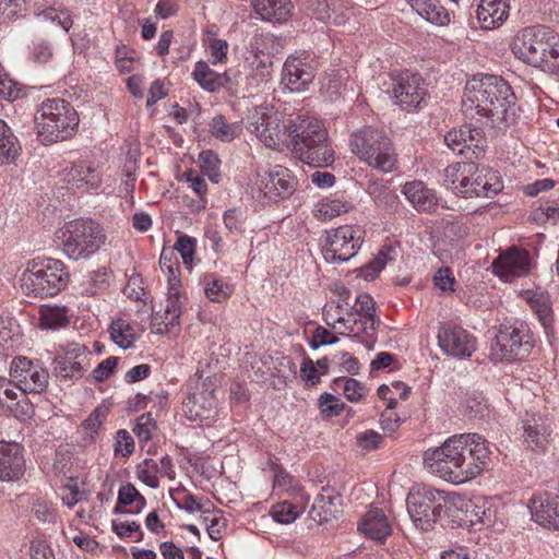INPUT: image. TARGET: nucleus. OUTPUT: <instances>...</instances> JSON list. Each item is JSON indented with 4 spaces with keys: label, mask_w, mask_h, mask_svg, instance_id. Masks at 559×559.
Wrapping results in <instances>:
<instances>
[{
    "label": "nucleus",
    "mask_w": 559,
    "mask_h": 559,
    "mask_svg": "<svg viewBox=\"0 0 559 559\" xmlns=\"http://www.w3.org/2000/svg\"><path fill=\"white\" fill-rule=\"evenodd\" d=\"M533 520L546 528L559 530V496L540 495L531 500Z\"/></svg>",
    "instance_id": "nucleus-21"
},
{
    "label": "nucleus",
    "mask_w": 559,
    "mask_h": 559,
    "mask_svg": "<svg viewBox=\"0 0 559 559\" xmlns=\"http://www.w3.org/2000/svg\"><path fill=\"white\" fill-rule=\"evenodd\" d=\"M311 10L318 20L342 24L344 15L336 13L335 0H311Z\"/></svg>",
    "instance_id": "nucleus-42"
},
{
    "label": "nucleus",
    "mask_w": 559,
    "mask_h": 559,
    "mask_svg": "<svg viewBox=\"0 0 559 559\" xmlns=\"http://www.w3.org/2000/svg\"><path fill=\"white\" fill-rule=\"evenodd\" d=\"M174 249L177 250L181 255L183 264L190 266L193 261L195 251L194 239L187 235L179 236Z\"/></svg>",
    "instance_id": "nucleus-58"
},
{
    "label": "nucleus",
    "mask_w": 559,
    "mask_h": 559,
    "mask_svg": "<svg viewBox=\"0 0 559 559\" xmlns=\"http://www.w3.org/2000/svg\"><path fill=\"white\" fill-rule=\"evenodd\" d=\"M438 347L447 357L454 356V324L452 322L442 323L439 328Z\"/></svg>",
    "instance_id": "nucleus-52"
},
{
    "label": "nucleus",
    "mask_w": 559,
    "mask_h": 559,
    "mask_svg": "<svg viewBox=\"0 0 559 559\" xmlns=\"http://www.w3.org/2000/svg\"><path fill=\"white\" fill-rule=\"evenodd\" d=\"M252 5L263 20L278 23L287 21L294 8L290 0H252Z\"/></svg>",
    "instance_id": "nucleus-31"
},
{
    "label": "nucleus",
    "mask_w": 559,
    "mask_h": 559,
    "mask_svg": "<svg viewBox=\"0 0 559 559\" xmlns=\"http://www.w3.org/2000/svg\"><path fill=\"white\" fill-rule=\"evenodd\" d=\"M37 16L60 26L66 32H68L73 24V20L68 10H57L56 8L49 7L38 12Z\"/></svg>",
    "instance_id": "nucleus-51"
},
{
    "label": "nucleus",
    "mask_w": 559,
    "mask_h": 559,
    "mask_svg": "<svg viewBox=\"0 0 559 559\" xmlns=\"http://www.w3.org/2000/svg\"><path fill=\"white\" fill-rule=\"evenodd\" d=\"M337 342L338 337L335 334H333L324 326L319 325L312 331V335L309 341V346L312 349H318L321 346L333 345L336 344Z\"/></svg>",
    "instance_id": "nucleus-61"
},
{
    "label": "nucleus",
    "mask_w": 559,
    "mask_h": 559,
    "mask_svg": "<svg viewBox=\"0 0 559 559\" xmlns=\"http://www.w3.org/2000/svg\"><path fill=\"white\" fill-rule=\"evenodd\" d=\"M456 174L461 175L460 193L464 198H490L503 188L497 171L488 168L478 169L473 162L456 160Z\"/></svg>",
    "instance_id": "nucleus-9"
},
{
    "label": "nucleus",
    "mask_w": 559,
    "mask_h": 559,
    "mask_svg": "<svg viewBox=\"0 0 559 559\" xmlns=\"http://www.w3.org/2000/svg\"><path fill=\"white\" fill-rule=\"evenodd\" d=\"M485 514L481 497L462 498L456 492V526L471 528L483 524Z\"/></svg>",
    "instance_id": "nucleus-24"
},
{
    "label": "nucleus",
    "mask_w": 559,
    "mask_h": 559,
    "mask_svg": "<svg viewBox=\"0 0 559 559\" xmlns=\"http://www.w3.org/2000/svg\"><path fill=\"white\" fill-rule=\"evenodd\" d=\"M138 478L150 488L159 486L157 462L153 459L143 460L136 467Z\"/></svg>",
    "instance_id": "nucleus-47"
},
{
    "label": "nucleus",
    "mask_w": 559,
    "mask_h": 559,
    "mask_svg": "<svg viewBox=\"0 0 559 559\" xmlns=\"http://www.w3.org/2000/svg\"><path fill=\"white\" fill-rule=\"evenodd\" d=\"M35 124L39 141L48 145L71 139L76 132L79 116L69 102L51 98L40 104Z\"/></svg>",
    "instance_id": "nucleus-3"
},
{
    "label": "nucleus",
    "mask_w": 559,
    "mask_h": 559,
    "mask_svg": "<svg viewBox=\"0 0 559 559\" xmlns=\"http://www.w3.org/2000/svg\"><path fill=\"white\" fill-rule=\"evenodd\" d=\"M64 171V180L72 189L88 191L99 188L102 183L98 167L87 160L74 162Z\"/></svg>",
    "instance_id": "nucleus-20"
},
{
    "label": "nucleus",
    "mask_w": 559,
    "mask_h": 559,
    "mask_svg": "<svg viewBox=\"0 0 559 559\" xmlns=\"http://www.w3.org/2000/svg\"><path fill=\"white\" fill-rule=\"evenodd\" d=\"M246 214L239 209H229L224 213L225 227L233 234H241L243 231V224Z\"/></svg>",
    "instance_id": "nucleus-59"
},
{
    "label": "nucleus",
    "mask_w": 559,
    "mask_h": 559,
    "mask_svg": "<svg viewBox=\"0 0 559 559\" xmlns=\"http://www.w3.org/2000/svg\"><path fill=\"white\" fill-rule=\"evenodd\" d=\"M239 130L236 124L227 123L224 116H215L211 122V133L223 142H229L235 139Z\"/></svg>",
    "instance_id": "nucleus-49"
},
{
    "label": "nucleus",
    "mask_w": 559,
    "mask_h": 559,
    "mask_svg": "<svg viewBox=\"0 0 559 559\" xmlns=\"http://www.w3.org/2000/svg\"><path fill=\"white\" fill-rule=\"evenodd\" d=\"M551 28L546 25H533L522 28L515 36L511 50L513 55L524 63L535 68L542 46L547 47Z\"/></svg>",
    "instance_id": "nucleus-13"
},
{
    "label": "nucleus",
    "mask_w": 559,
    "mask_h": 559,
    "mask_svg": "<svg viewBox=\"0 0 559 559\" xmlns=\"http://www.w3.org/2000/svg\"><path fill=\"white\" fill-rule=\"evenodd\" d=\"M532 309L537 314L546 331L552 328V309L547 296L539 295L531 299Z\"/></svg>",
    "instance_id": "nucleus-48"
},
{
    "label": "nucleus",
    "mask_w": 559,
    "mask_h": 559,
    "mask_svg": "<svg viewBox=\"0 0 559 559\" xmlns=\"http://www.w3.org/2000/svg\"><path fill=\"white\" fill-rule=\"evenodd\" d=\"M63 253L74 261L85 260L95 254L106 242L103 227L91 218L68 222L58 231Z\"/></svg>",
    "instance_id": "nucleus-4"
},
{
    "label": "nucleus",
    "mask_w": 559,
    "mask_h": 559,
    "mask_svg": "<svg viewBox=\"0 0 559 559\" xmlns=\"http://www.w3.org/2000/svg\"><path fill=\"white\" fill-rule=\"evenodd\" d=\"M507 0H481L477 8V20L484 29L500 26L509 15Z\"/></svg>",
    "instance_id": "nucleus-26"
},
{
    "label": "nucleus",
    "mask_w": 559,
    "mask_h": 559,
    "mask_svg": "<svg viewBox=\"0 0 559 559\" xmlns=\"http://www.w3.org/2000/svg\"><path fill=\"white\" fill-rule=\"evenodd\" d=\"M290 122L281 124L276 119L262 117V121L255 126L254 131L260 141L270 148H280L288 145Z\"/></svg>",
    "instance_id": "nucleus-23"
},
{
    "label": "nucleus",
    "mask_w": 559,
    "mask_h": 559,
    "mask_svg": "<svg viewBox=\"0 0 559 559\" xmlns=\"http://www.w3.org/2000/svg\"><path fill=\"white\" fill-rule=\"evenodd\" d=\"M32 511L36 519L43 523H53L56 520L55 509L43 499L34 502Z\"/></svg>",
    "instance_id": "nucleus-63"
},
{
    "label": "nucleus",
    "mask_w": 559,
    "mask_h": 559,
    "mask_svg": "<svg viewBox=\"0 0 559 559\" xmlns=\"http://www.w3.org/2000/svg\"><path fill=\"white\" fill-rule=\"evenodd\" d=\"M349 146L354 154L372 168L384 173L395 168V150L382 130L366 126L350 134Z\"/></svg>",
    "instance_id": "nucleus-5"
},
{
    "label": "nucleus",
    "mask_w": 559,
    "mask_h": 559,
    "mask_svg": "<svg viewBox=\"0 0 559 559\" xmlns=\"http://www.w3.org/2000/svg\"><path fill=\"white\" fill-rule=\"evenodd\" d=\"M25 472L23 448L16 442H0V480L20 479Z\"/></svg>",
    "instance_id": "nucleus-19"
},
{
    "label": "nucleus",
    "mask_w": 559,
    "mask_h": 559,
    "mask_svg": "<svg viewBox=\"0 0 559 559\" xmlns=\"http://www.w3.org/2000/svg\"><path fill=\"white\" fill-rule=\"evenodd\" d=\"M145 504V498L140 495V492L132 484L128 483L123 485L118 491V504L115 508V513L124 512L120 506H133L130 512L140 513Z\"/></svg>",
    "instance_id": "nucleus-38"
},
{
    "label": "nucleus",
    "mask_w": 559,
    "mask_h": 559,
    "mask_svg": "<svg viewBox=\"0 0 559 559\" xmlns=\"http://www.w3.org/2000/svg\"><path fill=\"white\" fill-rule=\"evenodd\" d=\"M21 145L17 138L4 120L0 119V164L8 165L20 155Z\"/></svg>",
    "instance_id": "nucleus-36"
},
{
    "label": "nucleus",
    "mask_w": 559,
    "mask_h": 559,
    "mask_svg": "<svg viewBox=\"0 0 559 559\" xmlns=\"http://www.w3.org/2000/svg\"><path fill=\"white\" fill-rule=\"evenodd\" d=\"M533 347V335L525 325L503 326L496 335L491 356L500 361L522 360L531 354Z\"/></svg>",
    "instance_id": "nucleus-10"
},
{
    "label": "nucleus",
    "mask_w": 559,
    "mask_h": 559,
    "mask_svg": "<svg viewBox=\"0 0 559 559\" xmlns=\"http://www.w3.org/2000/svg\"><path fill=\"white\" fill-rule=\"evenodd\" d=\"M353 310L356 314L369 322L370 331H376L377 324H379L380 321L377 319L376 314V302L370 295H358Z\"/></svg>",
    "instance_id": "nucleus-43"
},
{
    "label": "nucleus",
    "mask_w": 559,
    "mask_h": 559,
    "mask_svg": "<svg viewBox=\"0 0 559 559\" xmlns=\"http://www.w3.org/2000/svg\"><path fill=\"white\" fill-rule=\"evenodd\" d=\"M358 530L371 539L383 542L391 534V525L381 509H371L360 520Z\"/></svg>",
    "instance_id": "nucleus-28"
},
{
    "label": "nucleus",
    "mask_w": 559,
    "mask_h": 559,
    "mask_svg": "<svg viewBox=\"0 0 559 559\" xmlns=\"http://www.w3.org/2000/svg\"><path fill=\"white\" fill-rule=\"evenodd\" d=\"M530 265L528 252L513 247L501 253L492 262V270L504 282H512L515 277L526 275L530 271Z\"/></svg>",
    "instance_id": "nucleus-17"
},
{
    "label": "nucleus",
    "mask_w": 559,
    "mask_h": 559,
    "mask_svg": "<svg viewBox=\"0 0 559 559\" xmlns=\"http://www.w3.org/2000/svg\"><path fill=\"white\" fill-rule=\"evenodd\" d=\"M216 408L214 391H202L190 394L183 401V409L190 420H204L213 416Z\"/></svg>",
    "instance_id": "nucleus-25"
},
{
    "label": "nucleus",
    "mask_w": 559,
    "mask_h": 559,
    "mask_svg": "<svg viewBox=\"0 0 559 559\" xmlns=\"http://www.w3.org/2000/svg\"><path fill=\"white\" fill-rule=\"evenodd\" d=\"M69 281L60 260H33L21 276V289L27 296L46 298L57 295Z\"/></svg>",
    "instance_id": "nucleus-6"
},
{
    "label": "nucleus",
    "mask_w": 559,
    "mask_h": 559,
    "mask_svg": "<svg viewBox=\"0 0 559 559\" xmlns=\"http://www.w3.org/2000/svg\"><path fill=\"white\" fill-rule=\"evenodd\" d=\"M403 193L418 211H431L437 204L433 191L426 188L421 181L406 182Z\"/></svg>",
    "instance_id": "nucleus-33"
},
{
    "label": "nucleus",
    "mask_w": 559,
    "mask_h": 559,
    "mask_svg": "<svg viewBox=\"0 0 559 559\" xmlns=\"http://www.w3.org/2000/svg\"><path fill=\"white\" fill-rule=\"evenodd\" d=\"M288 145L293 146V152L300 160L311 166H329L334 160L328 131L317 118L297 116L290 120Z\"/></svg>",
    "instance_id": "nucleus-2"
},
{
    "label": "nucleus",
    "mask_w": 559,
    "mask_h": 559,
    "mask_svg": "<svg viewBox=\"0 0 559 559\" xmlns=\"http://www.w3.org/2000/svg\"><path fill=\"white\" fill-rule=\"evenodd\" d=\"M109 333L115 344L123 349L131 347L135 341L133 329L126 320L122 319H118L111 322L109 326Z\"/></svg>",
    "instance_id": "nucleus-41"
},
{
    "label": "nucleus",
    "mask_w": 559,
    "mask_h": 559,
    "mask_svg": "<svg viewBox=\"0 0 559 559\" xmlns=\"http://www.w3.org/2000/svg\"><path fill=\"white\" fill-rule=\"evenodd\" d=\"M246 63L250 69L248 84L252 87H258L271 75L272 61L263 53L251 52L246 57Z\"/></svg>",
    "instance_id": "nucleus-35"
},
{
    "label": "nucleus",
    "mask_w": 559,
    "mask_h": 559,
    "mask_svg": "<svg viewBox=\"0 0 559 559\" xmlns=\"http://www.w3.org/2000/svg\"><path fill=\"white\" fill-rule=\"evenodd\" d=\"M204 293L211 301L222 302L231 294V287L221 280L212 278L206 283Z\"/></svg>",
    "instance_id": "nucleus-54"
},
{
    "label": "nucleus",
    "mask_w": 559,
    "mask_h": 559,
    "mask_svg": "<svg viewBox=\"0 0 559 559\" xmlns=\"http://www.w3.org/2000/svg\"><path fill=\"white\" fill-rule=\"evenodd\" d=\"M425 11L427 13H423L420 16L432 24L444 25L450 22L449 12L437 0L429 1L425 5Z\"/></svg>",
    "instance_id": "nucleus-56"
},
{
    "label": "nucleus",
    "mask_w": 559,
    "mask_h": 559,
    "mask_svg": "<svg viewBox=\"0 0 559 559\" xmlns=\"http://www.w3.org/2000/svg\"><path fill=\"white\" fill-rule=\"evenodd\" d=\"M134 450V441L131 435L124 430L121 429L117 432V441L115 445V453L117 455H121L122 457H126L130 455Z\"/></svg>",
    "instance_id": "nucleus-64"
},
{
    "label": "nucleus",
    "mask_w": 559,
    "mask_h": 559,
    "mask_svg": "<svg viewBox=\"0 0 559 559\" xmlns=\"http://www.w3.org/2000/svg\"><path fill=\"white\" fill-rule=\"evenodd\" d=\"M354 311L350 310V312H346V316H344V321L342 322V325L344 330L347 332V335H353L354 337L358 336L360 333H368L369 322L362 319L361 317L357 319L354 316Z\"/></svg>",
    "instance_id": "nucleus-57"
},
{
    "label": "nucleus",
    "mask_w": 559,
    "mask_h": 559,
    "mask_svg": "<svg viewBox=\"0 0 559 559\" xmlns=\"http://www.w3.org/2000/svg\"><path fill=\"white\" fill-rule=\"evenodd\" d=\"M366 191L378 205L393 207L397 202V195L383 179L369 180Z\"/></svg>",
    "instance_id": "nucleus-39"
},
{
    "label": "nucleus",
    "mask_w": 559,
    "mask_h": 559,
    "mask_svg": "<svg viewBox=\"0 0 559 559\" xmlns=\"http://www.w3.org/2000/svg\"><path fill=\"white\" fill-rule=\"evenodd\" d=\"M319 402L321 413L326 417H334L340 415L346 406L340 399L330 393L322 394Z\"/></svg>",
    "instance_id": "nucleus-60"
},
{
    "label": "nucleus",
    "mask_w": 559,
    "mask_h": 559,
    "mask_svg": "<svg viewBox=\"0 0 559 559\" xmlns=\"http://www.w3.org/2000/svg\"><path fill=\"white\" fill-rule=\"evenodd\" d=\"M312 67L298 57H288L283 67V82L292 92L304 91L313 80Z\"/></svg>",
    "instance_id": "nucleus-22"
},
{
    "label": "nucleus",
    "mask_w": 559,
    "mask_h": 559,
    "mask_svg": "<svg viewBox=\"0 0 559 559\" xmlns=\"http://www.w3.org/2000/svg\"><path fill=\"white\" fill-rule=\"evenodd\" d=\"M454 501V495L444 490L427 491L424 495L409 493L407 497V511L416 525L421 531L430 530L431 525L442 519V513L452 523L450 511Z\"/></svg>",
    "instance_id": "nucleus-7"
},
{
    "label": "nucleus",
    "mask_w": 559,
    "mask_h": 559,
    "mask_svg": "<svg viewBox=\"0 0 559 559\" xmlns=\"http://www.w3.org/2000/svg\"><path fill=\"white\" fill-rule=\"evenodd\" d=\"M17 392L12 388L11 382L0 377V408L16 418L27 415L29 406L27 403L17 400Z\"/></svg>",
    "instance_id": "nucleus-34"
},
{
    "label": "nucleus",
    "mask_w": 559,
    "mask_h": 559,
    "mask_svg": "<svg viewBox=\"0 0 559 559\" xmlns=\"http://www.w3.org/2000/svg\"><path fill=\"white\" fill-rule=\"evenodd\" d=\"M10 374L22 391L21 396L26 392L41 393L47 389L48 371L26 357H19L12 361Z\"/></svg>",
    "instance_id": "nucleus-14"
},
{
    "label": "nucleus",
    "mask_w": 559,
    "mask_h": 559,
    "mask_svg": "<svg viewBox=\"0 0 559 559\" xmlns=\"http://www.w3.org/2000/svg\"><path fill=\"white\" fill-rule=\"evenodd\" d=\"M300 508L289 501H283L273 506L271 514L273 519L282 524L293 523L300 514Z\"/></svg>",
    "instance_id": "nucleus-50"
},
{
    "label": "nucleus",
    "mask_w": 559,
    "mask_h": 559,
    "mask_svg": "<svg viewBox=\"0 0 559 559\" xmlns=\"http://www.w3.org/2000/svg\"><path fill=\"white\" fill-rule=\"evenodd\" d=\"M392 251L391 247L381 249L370 263L359 269V276L367 281L374 280L390 260L389 253Z\"/></svg>",
    "instance_id": "nucleus-45"
},
{
    "label": "nucleus",
    "mask_w": 559,
    "mask_h": 559,
    "mask_svg": "<svg viewBox=\"0 0 559 559\" xmlns=\"http://www.w3.org/2000/svg\"><path fill=\"white\" fill-rule=\"evenodd\" d=\"M364 231L358 226H341L331 230L323 246V258L328 263H342L356 255L362 242Z\"/></svg>",
    "instance_id": "nucleus-11"
},
{
    "label": "nucleus",
    "mask_w": 559,
    "mask_h": 559,
    "mask_svg": "<svg viewBox=\"0 0 559 559\" xmlns=\"http://www.w3.org/2000/svg\"><path fill=\"white\" fill-rule=\"evenodd\" d=\"M341 497L333 491L322 489L310 510V516L318 523L329 522L340 512Z\"/></svg>",
    "instance_id": "nucleus-30"
},
{
    "label": "nucleus",
    "mask_w": 559,
    "mask_h": 559,
    "mask_svg": "<svg viewBox=\"0 0 559 559\" xmlns=\"http://www.w3.org/2000/svg\"><path fill=\"white\" fill-rule=\"evenodd\" d=\"M343 382L344 395L349 402H358L365 395V386L356 379H338L335 380V384Z\"/></svg>",
    "instance_id": "nucleus-62"
},
{
    "label": "nucleus",
    "mask_w": 559,
    "mask_h": 559,
    "mask_svg": "<svg viewBox=\"0 0 559 559\" xmlns=\"http://www.w3.org/2000/svg\"><path fill=\"white\" fill-rule=\"evenodd\" d=\"M90 352L84 345L72 344L53 359V372L62 380L81 379L88 365Z\"/></svg>",
    "instance_id": "nucleus-15"
},
{
    "label": "nucleus",
    "mask_w": 559,
    "mask_h": 559,
    "mask_svg": "<svg viewBox=\"0 0 559 559\" xmlns=\"http://www.w3.org/2000/svg\"><path fill=\"white\" fill-rule=\"evenodd\" d=\"M515 94L507 81L497 75H475L466 81L461 111L466 119H488L492 126L514 122Z\"/></svg>",
    "instance_id": "nucleus-1"
},
{
    "label": "nucleus",
    "mask_w": 559,
    "mask_h": 559,
    "mask_svg": "<svg viewBox=\"0 0 559 559\" xmlns=\"http://www.w3.org/2000/svg\"><path fill=\"white\" fill-rule=\"evenodd\" d=\"M40 325L45 329H58L68 323L66 308L43 307L39 311Z\"/></svg>",
    "instance_id": "nucleus-44"
},
{
    "label": "nucleus",
    "mask_w": 559,
    "mask_h": 559,
    "mask_svg": "<svg viewBox=\"0 0 559 559\" xmlns=\"http://www.w3.org/2000/svg\"><path fill=\"white\" fill-rule=\"evenodd\" d=\"M179 287L168 286V298L165 307L163 322L166 324H178L181 314V305L179 300Z\"/></svg>",
    "instance_id": "nucleus-46"
},
{
    "label": "nucleus",
    "mask_w": 559,
    "mask_h": 559,
    "mask_svg": "<svg viewBox=\"0 0 559 559\" xmlns=\"http://www.w3.org/2000/svg\"><path fill=\"white\" fill-rule=\"evenodd\" d=\"M523 440L531 450H544L549 442L550 429L542 417L523 420Z\"/></svg>",
    "instance_id": "nucleus-29"
},
{
    "label": "nucleus",
    "mask_w": 559,
    "mask_h": 559,
    "mask_svg": "<svg viewBox=\"0 0 559 559\" xmlns=\"http://www.w3.org/2000/svg\"><path fill=\"white\" fill-rule=\"evenodd\" d=\"M173 258V249L164 248L159 258V266L164 272L168 274V286H180V280L177 275L178 263L174 262Z\"/></svg>",
    "instance_id": "nucleus-53"
},
{
    "label": "nucleus",
    "mask_w": 559,
    "mask_h": 559,
    "mask_svg": "<svg viewBox=\"0 0 559 559\" xmlns=\"http://www.w3.org/2000/svg\"><path fill=\"white\" fill-rule=\"evenodd\" d=\"M296 187V177L282 165H274L263 174H258L253 182V189L258 190L259 198L263 197L274 202L289 198L295 192Z\"/></svg>",
    "instance_id": "nucleus-12"
},
{
    "label": "nucleus",
    "mask_w": 559,
    "mask_h": 559,
    "mask_svg": "<svg viewBox=\"0 0 559 559\" xmlns=\"http://www.w3.org/2000/svg\"><path fill=\"white\" fill-rule=\"evenodd\" d=\"M107 415L108 408L105 406H98L90 414L81 425L84 441L92 442L95 440Z\"/></svg>",
    "instance_id": "nucleus-40"
},
{
    "label": "nucleus",
    "mask_w": 559,
    "mask_h": 559,
    "mask_svg": "<svg viewBox=\"0 0 559 559\" xmlns=\"http://www.w3.org/2000/svg\"><path fill=\"white\" fill-rule=\"evenodd\" d=\"M192 78L209 93H216L224 87L229 88L231 82L227 72L218 73L211 69L205 61H198L194 64Z\"/></svg>",
    "instance_id": "nucleus-27"
},
{
    "label": "nucleus",
    "mask_w": 559,
    "mask_h": 559,
    "mask_svg": "<svg viewBox=\"0 0 559 559\" xmlns=\"http://www.w3.org/2000/svg\"><path fill=\"white\" fill-rule=\"evenodd\" d=\"M393 97L403 110H413L425 100L426 90L418 74L403 73L393 87Z\"/></svg>",
    "instance_id": "nucleus-18"
},
{
    "label": "nucleus",
    "mask_w": 559,
    "mask_h": 559,
    "mask_svg": "<svg viewBox=\"0 0 559 559\" xmlns=\"http://www.w3.org/2000/svg\"><path fill=\"white\" fill-rule=\"evenodd\" d=\"M488 449L476 433L456 436V485L472 480L483 471Z\"/></svg>",
    "instance_id": "nucleus-8"
},
{
    "label": "nucleus",
    "mask_w": 559,
    "mask_h": 559,
    "mask_svg": "<svg viewBox=\"0 0 559 559\" xmlns=\"http://www.w3.org/2000/svg\"><path fill=\"white\" fill-rule=\"evenodd\" d=\"M199 162L204 175L213 182H218L219 160L212 151H203L199 155Z\"/></svg>",
    "instance_id": "nucleus-55"
},
{
    "label": "nucleus",
    "mask_w": 559,
    "mask_h": 559,
    "mask_svg": "<svg viewBox=\"0 0 559 559\" xmlns=\"http://www.w3.org/2000/svg\"><path fill=\"white\" fill-rule=\"evenodd\" d=\"M477 338L471 332L456 328V369L460 365H464V370L468 368L476 369L478 359H472L473 354L477 350Z\"/></svg>",
    "instance_id": "nucleus-32"
},
{
    "label": "nucleus",
    "mask_w": 559,
    "mask_h": 559,
    "mask_svg": "<svg viewBox=\"0 0 559 559\" xmlns=\"http://www.w3.org/2000/svg\"><path fill=\"white\" fill-rule=\"evenodd\" d=\"M348 201L340 199H324L319 201L313 209V215L319 221H329L352 210Z\"/></svg>",
    "instance_id": "nucleus-37"
},
{
    "label": "nucleus",
    "mask_w": 559,
    "mask_h": 559,
    "mask_svg": "<svg viewBox=\"0 0 559 559\" xmlns=\"http://www.w3.org/2000/svg\"><path fill=\"white\" fill-rule=\"evenodd\" d=\"M423 460L429 473L453 483L454 436L449 437L442 445L426 450Z\"/></svg>",
    "instance_id": "nucleus-16"
}]
</instances>
